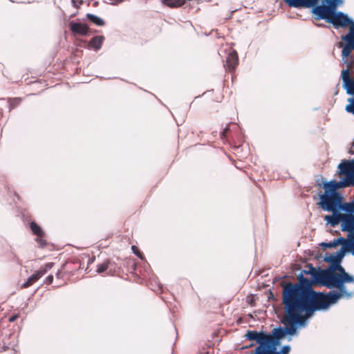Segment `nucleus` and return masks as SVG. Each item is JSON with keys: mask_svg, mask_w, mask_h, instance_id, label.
<instances>
[{"mask_svg": "<svg viewBox=\"0 0 354 354\" xmlns=\"http://www.w3.org/2000/svg\"><path fill=\"white\" fill-rule=\"evenodd\" d=\"M320 246L322 248H324V249L332 248H335L336 247V245L335 244L334 240L332 241H330L328 243H327V242H322L320 243Z\"/></svg>", "mask_w": 354, "mask_h": 354, "instance_id": "26", "label": "nucleus"}, {"mask_svg": "<svg viewBox=\"0 0 354 354\" xmlns=\"http://www.w3.org/2000/svg\"><path fill=\"white\" fill-rule=\"evenodd\" d=\"M103 41V36H95L91 39L90 43L93 48L96 50H99L101 48Z\"/></svg>", "mask_w": 354, "mask_h": 354, "instance_id": "21", "label": "nucleus"}, {"mask_svg": "<svg viewBox=\"0 0 354 354\" xmlns=\"http://www.w3.org/2000/svg\"><path fill=\"white\" fill-rule=\"evenodd\" d=\"M86 18L91 21V22H93L94 24L98 26H102L104 24V21L102 19H101L100 17H97V15H95L93 14H90V13H88L86 15Z\"/></svg>", "mask_w": 354, "mask_h": 354, "instance_id": "20", "label": "nucleus"}, {"mask_svg": "<svg viewBox=\"0 0 354 354\" xmlns=\"http://www.w3.org/2000/svg\"><path fill=\"white\" fill-rule=\"evenodd\" d=\"M342 62L344 65L346 66V69L351 70V68L354 66V60L353 59H349L347 58H342Z\"/></svg>", "mask_w": 354, "mask_h": 354, "instance_id": "25", "label": "nucleus"}, {"mask_svg": "<svg viewBox=\"0 0 354 354\" xmlns=\"http://www.w3.org/2000/svg\"><path fill=\"white\" fill-rule=\"evenodd\" d=\"M336 271L338 272L337 274H344L346 273L345 269L342 266L341 264H339L338 266L336 268Z\"/></svg>", "mask_w": 354, "mask_h": 354, "instance_id": "29", "label": "nucleus"}, {"mask_svg": "<svg viewBox=\"0 0 354 354\" xmlns=\"http://www.w3.org/2000/svg\"><path fill=\"white\" fill-rule=\"evenodd\" d=\"M122 1L123 0H117V2L115 4L118 3H121Z\"/></svg>", "mask_w": 354, "mask_h": 354, "instance_id": "34", "label": "nucleus"}, {"mask_svg": "<svg viewBox=\"0 0 354 354\" xmlns=\"http://www.w3.org/2000/svg\"><path fill=\"white\" fill-rule=\"evenodd\" d=\"M308 266L309 268L308 270H304L301 272H303V274H310L312 277V279L315 284H319L322 286L326 287L325 281L322 279L324 277H323L322 274H321V270H322L320 268L317 270L315 268L313 267V266L312 264H308Z\"/></svg>", "mask_w": 354, "mask_h": 354, "instance_id": "13", "label": "nucleus"}, {"mask_svg": "<svg viewBox=\"0 0 354 354\" xmlns=\"http://www.w3.org/2000/svg\"><path fill=\"white\" fill-rule=\"evenodd\" d=\"M239 62L237 53L235 50H232L227 55L226 59V66L230 71H234Z\"/></svg>", "mask_w": 354, "mask_h": 354, "instance_id": "17", "label": "nucleus"}, {"mask_svg": "<svg viewBox=\"0 0 354 354\" xmlns=\"http://www.w3.org/2000/svg\"><path fill=\"white\" fill-rule=\"evenodd\" d=\"M280 344V339L266 333L263 344L258 346L251 354H274Z\"/></svg>", "mask_w": 354, "mask_h": 354, "instance_id": "9", "label": "nucleus"}, {"mask_svg": "<svg viewBox=\"0 0 354 354\" xmlns=\"http://www.w3.org/2000/svg\"><path fill=\"white\" fill-rule=\"evenodd\" d=\"M245 336L248 340L256 341L259 346H261L263 344L266 333L263 331L258 332L257 330H248Z\"/></svg>", "mask_w": 354, "mask_h": 354, "instance_id": "14", "label": "nucleus"}, {"mask_svg": "<svg viewBox=\"0 0 354 354\" xmlns=\"http://www.w3.org/2000/svg\"><path fill=\"white\" fill-rule=\"evenodd\" d=\"M347 239L343 236H339L337 239H334L336 247L341 245L342 247L346 246V248H351L353 245L354 240V232H347Z\"/></svg>", "mask_w": 354, "mask_h": 354, "instance_id": "16", "label": "nucleus"}, {"mask_svg": "<svg viewBox=\"0 0 354 354\" xmlns=\"http://www.w3.org/2000/svg\"><path fill=\"white\" fill-rule=\"evenodd\" d=\"M336 181L334 180L326 182L323 185L324 193L319 194V202L326 204L343 203L342 194L337 192Z\"/></svg>", "mask_w": 354, "mask_h": 354, "instance_id": "8", "label": "nucleus"}, {"mask_svg": "<svg viewBox=\"0 0 354 354\" xmlns=\"http://www.w3.org/2000/svg\"><path fill=\"white\" fill-rule=\"evenodd\" d=\"M284 313L281 323L285 325V327L279 326L274 328L270 336H274L281 339L287 335H297V328L306 325V317H301L295 309L284 306Z\"/></svg>", "mask_w": 354, "mask_h": 354, "instance_id": "5", "label": "nucleus"}, {"mask_svg": "<svg viewBox=\"0 0 354 354\" xmlns=\"http://www.w3.org/2000/svg\"><path fill=\"white\" fill-rule=\"evenodd\" d=\"M111 264V261L109 260L105 261L104 263L97 265V272L102 273L104 271L107 270L109 268V265Z\"/></svg>", "mask_w": 354, "mask_h": 354, "instance_id": "24", "label": "nucleus"}, {"mask_svg": "<svg viewBox=\"0 0 354 354\" xmlns=\"http://www.w3.org/2000/svg\"><path fill=\"white\" fill-rule=\"evenodd\" d=\"M71 30L74 33L80 35H86L88 33V26L82 23L71 21L69 24Z\"/></svg>", "mask_w": 354, "mask_h": 354, "instance_id": "15", "label": "nucleus"}, {"mask_svg": "<svg viewBox=\"0 0 354 354\" xmlns=\"http://www.w3.org/2000/svg\"><path fill=\"white\" fill-rule=\"evenodd\" d=\"M163 3L169 7L176 8L181 6L184 3V0H163Z\"/></svg>", "mask_w": 354, "mask_h": 354, "instance_id": "23", "label": "nucleus"}, {"mask_svg": "<svg viewBox=\"0 0 354 354\" xmlns=\"http://www.w3.org/2000/svg\"><path fill=\"white\" fill-rule=\"evenodd\" d=\"M131 249L133 250V252L137 255L139 258L142 259V254L141 253L139 252V250L138 249V248L136 246V245H132L131 247Z\"/></svg>", "mask_w": 354, "mask_h": 354, "instance_id": "28", "label": "nucleus"}, {"mask_svg": "<svg viewBox=\"0 0 354 354\" xmlns=\"http://www.w3.org/2000/svg\"><path fill=\"white\" fill-rule=\"evenodd\" d=\"M17 318H18V315H13V316L10 317L9 318V321H10V322H14V321H15Z\"/></svg>", "mask_w": 354, "mask_h": 354, "instance_id": "33", "label": "nucleus"}, {"mask_svg": "<svg viewBox=\"0 0 354 354\" xmlns=\"http://www.w3.org/2000/svg\"><path fill=\"white\" fill-rule=\"evenodd\" d=\"M348 26H350L348 32L341 37L342 39L345 41L346 44L344 45L343 43L339 42L337 46L339 48H343L342 58L351 57V59H353L351 53L352 50H354V22L350 24Z\"/></svg>", "mask_w": 354, "mask_h": 354, "instance_id": "10", "label": "nucleus"}, {"mask_svg": "<svg viewBox=\"0 0 354 354\" xmlns=\"http://www.w3.org/2000/svg\"><path fill=\"white\" fill-rule=\"evenodd\" d=\"M313 279L310 280L300 272L298 275V283H283L282 304L295 309L302 301H306L309 295L314 292Z\"/></svg>", "mask_w": 354, "mask_h": 354, "instance_id": "3", "label": "nucleus"}, {"mask_svg": "<svg viewBox=\"0 0 354 354\" xmlns=\"http://www.w3.org/2000/svg\"><path fill=\"white\" fill-rule=\"evenodd\" d=\"M317 205L332 215H326L324 220L332 227L340 224L341 230L351 232L354 230V214L351 201L341 203L326 204L319 202Z\"/></svg>", "mask_w": 354, "mask_h": 354, "instance_id": "2", "label": "nucleus"}, {"mask_svg": "<svg viewBox=\"0 0 354 354\" xmlns=\"http://www.w3.org/2000/svg\"><path fill=\"white\" fill-rule=\"evenodd\" d=\"M350 248H346V246L341 247V248L336 252V254H334V257L338 260L341 263L345 256V254L349 252Z\"/></svg>", "mask_w": 354, "mask_h": 354, "instance_id": "22", "label": "nucleus"}, {"mask_svg": "<svg viewBox=\"0 0 354 354\" xmlns=\"http://www.w3.org/2000/svg\"><path fill=\"white\" fill-rule=\"evenodd\" d=\"M46 273V269H41L37 271L32 276L28 277L25 283L21 286V288H28L36 282L39 278Z\"/></svg>", "mask_w": 354, "mask_h": 354, "instance_id": "18", "label": "nucleus"}, {"mask_svg": "<svg viewBox=\"0 0 354 354\" xmlns=\"http://www.w3.org/2000/svg\"><path fill=\"white\" fill-rule=\"evenodd\" d=\"M341 299L340 295L337 291L332 290L328 293L321 292H312L309 295L306 301H302L297 307L295 311L301 317H306L303 315L310 316L314 312L327 309L330 305L337 303Z\"/></svg>", "mask_w": 354, "mask_h": 354, "instance_id": "4", "label": "nucleus"}, {"mask_svg": "<svg viewBox=\"0 0 354 354\" xmlns=\"http://www.w3.org/2000/svg\"><path fill=\"white\" fill-rule=\"evenodd\" d=\"M30 229L32 231V232L38 236V238L37 239V241H38L42 245H45V241L40 239V237H42L44 236V232L41 230V228L36 223L31 222Z\"/></svg>", "mask_w": 354, "mask_h": 354, "instance_id": "19", "label": "nucleus"}, {"mask_svg": "<svg viewBox=\"0 0 354 354\" xmlns=\"http://www.w3.org/2000/svg\"><path fill=\"white\" fill-rule=\"evenodd\" d=\"M54 266V263H48L46 264L45 268L44 269H46V272L51 269Z\"/></svg>", "mask_w": 354, "mask_h": 354, "instance_id": "32", "label": "nucleus"}, {"mask_svg": "<svg viewBox=\"0 0 354 354\" xmlns=\"http://www.w3.org/2000/svg\"><path fill=\"white\" fill-rule=\"evenodd\" d=\"M346 283H354V276L348 272L344 274H337L326 283V288H337V294L340 295L341 299H350L354 297V291L347 290L345 285Z\"/></svg>", "mask_w": 354, "mask_h": 354, "instance_id": "6", "label": "nucleus"}, {"mask_svg": "<svg viewBox=\"0 0 354 354\" xmlns=\"http://www.w3.org/2000/svg\"><path fill=\"white\" fill-rule=\"evenodd\" d=\"M324 261L325 262L329 263L330 265L325 269H322L321 274H322V278L325 281V283L326 284L332 278H333L334 274H337L336 268L341 263L336 259L334 257V254L326 253L324 257Z\"/></svg>", "mask_w": 354, "mask_h": 354, "instance_id": "11", "label": "nucleus"}, {"mask_svg": "<svg viewBox=\"0 0 354 354\" xmlns=\"http://www.w3.org/2000/svg\"><path fill=\"white\" fill-rule=\"evenodd\" d=\"M53 276L48 275L46 279V283L50 284L53 283Z\"/></svg>", "mask_w": 354, "mask_h": 354, "instance_id": "30", "label": "nucleus"}, {"mask_svg": "<svg viewBox=\"0 0 354 354\" xmlns=\"http://www.w3.org/2000/svg\"><path fill=\"white\" fill-rule=\"evenodd\" d=\"M290 351V346L289 345H285L281 348L280 351H276L274 354H288Z\"/></svg>", "mask_w": 354, "mask_h": 354, "instance_id": "27", "label": "nucleus"}, {"mask_svg": "<svg viewBox=\"0 0 354 354\" xmlns=\"http://www.w3.org/2000/svg\"><path fill=\"white\" fill-rule=\"evenodd\" d=\"M351 71L343 69L341 73L342 87L346 90V94L354 96V79L351 77ZM349 103H354V97L348 100Z\"/></svg>", "mask_w": 354, "mask_h": 354, "instance_id": "12", "label": "nucleus"}, {"mask_svg": "<svg viewBox=\"0 0 354 354\" xmlns=\"http://www.w3.org/2000/svg\"><path fill=\"white\" fill-rule=\"evenodd\" d=\"M229 130H230L229 127H226L223 129V131L221 133V136L222 138H225V136H226L227 132Z\"/></svg>", "mask_w": 354, "mask_h": 354, "instance_id": "31", "label": "nucleus"}, {"mask_svg": "<svg viewBox=\"0 0 354 354\" xmlns=\"http://www.w3.org/2000/svg\"><path fill=\"white\" fill-rule=\"evenodd\" d=\"M338 174L345 176V178L339 182L336 181L337 189L348 186L354 187V161L351 160H342L338 165Z\"/></svg>", "mask_w": 354, "mask_h": 354, "instance_id": "7", "label": "nucleus"}, {"mask_svg": "<svg viewBox=\"0 0 354 354\" xmlns=\"http://www.w3.org/2000/svg\"><path fill=\"white\" fill-rule=\"evenodd\" d=\"M291 8H312L316 19H325L336 27H346L354 21L343 12H336L339 5L343 3V0H284Z\"/></svg>", "mask_w": 354, "mask_h": 354, "instance_id": "1", "label": "nucleus"}]
</instances>
